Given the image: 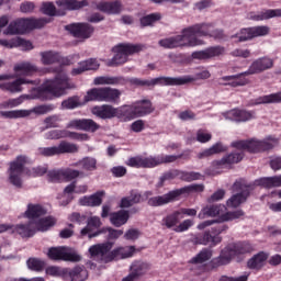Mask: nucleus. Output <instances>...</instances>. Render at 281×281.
<instances>
[{"label":"nucleus","mask_w":281,"mask_h":281,"mask_svg":"<svg viewBox=\"0 0 281 281\" xmlns=\"http://www.w3.org/2000/svg\"><path fill=\"white\" fill-rule=\"evenodd\" d=\"M67 89H72L69 77L65 72H58L54 79L45 80L42 87L33 88L30 97L32 100H54L65 95Z\"/></svg>","instance_id":"nucleus-1"},{"label":"nucleus","mask_w":281,"mask_h":281,"mask_svg":"<svg viewBox=\"0 0 281 281\" xmlns=\"http://www.w3.org/2000/svg\"><path fill=\"white\" fill-rule=\"evenodd\" d=\"M30 164V158L25 155H19L14 160L9 164L8 175L9 182L15 188H23V175L25 177L36 178L47 175L49 167L47 165L37 166V167H25Z\"/></svg>","instance_id":"nucleus-2"},{"label":"nucleus","mask_w":281,"mask_h":281,"mask_svg":"<svg viewBox=\"0 0 281 281\" xmlns=\"http://www.w3.org/2000/svg\"><path fill=\"white\" fill-rule=\"evenodd\" d=\"M251 251H254V246L248 241L229 244L221 250L220 256L210 261V267L218 269V267L229 265L232 260L243 262V260H245V256H247V254H251Z\"/></svg>","instance_id":"nucleus-3"},{"label":"nucleus","mask_w":281,"mask_h":281,"mask_svg":"<svg viewBox=\"0 0 281 281\" xmlns=\"http://www.w3.org/2000/svg\"><path fill=\"white\" fill-rule=\"evenodd\" d=\"M113 241L93 245L89 248V254L92 258H99V261L103 265H109V262H113V260L133 258V254H135V246H128L125 248L119 247L113 249Z\"/></svg>","instance_id":"nucleus-4"},{"label":"nucleus","mask_w":281,"mask_h":281,"mask_svg":"<svg viewBox=\"0 0 281 281\" xmlns=\"http://www.w3.org/2000/svg\"><path fill=\"white\" fill-rule=\"evenodd\" d=\"M52 18H20L10 22L4 34L14 36L16 34H25V32H32V30H43L47 23H52Z\"/></svg>","instance_id":"nucleus-5"},{"label":"nucleus","mask_w":281,"mask_h":281,"mask_svg":"<svg viewBox=\"0 0 281 281\" xmlns=\"http://www.w3.org/2000/svg\"><path fill=\"white\" fill-rule=\"evenodd\" d=\"M204 190L205 187L203 184H190L180 189L171 190L162 195L149 198L147 205H149V207H161L164 205H168V203H175V201H179L183 194L203 192Z\"/></svg>","instance_id":"nucleus-6"},{"label":"nucleus","mask_w":281,"mask_h":281,"mask_svg":"<svg viewBox=\"0 0 281 281\" xmlns=\"http://www.w3.org/2000/svg\"><path fill=\"white\" fill-rule=\"evenodd\" d=\"M56 5L60 9H56ZM56 5H54V2H43L41 8L42 14H46V16H65V14H67V10H80L82 8H87V5H89V1L57 0Z\"/></svg>","instance_id":"nucleus-7"},{"label":"nucleus","mask_w":281,"mask_h":281,"mask_svg":"<svg viewBox=\"0 0 281 281\" xmlns=\"http://www.w3.org/2000/svg\"><path fill=\"white\" fill-rule=\"evenodd\" d=\"M130 82H131V85H134L135 87H156V85H159L160 87H181L183 85L194 82V77H192V76L157 77L151 80L132 78L130 80Z\"/></svg>","instance_id":"nucleus-8"},{"label":"nucleus","mask_w":281,"mask_h":281,"mask_svg":"<svg viewBox=\"0 0 281 281\" xmlns=\"http://www.w3.org/2000/svg\"><path fill=\"white\" fill-rule=\"evenodd\" d=\"M177 159H181V155H157L149 156L146 158L132 157L127 160L130 168H157L164 164H175Z\"/></svg>","instance_id":"nucleus-9"},{"label":"nucleus","mask_w":281,"mask_h":281,"mask_svg":"<svg viewBox=\"0 0 281 281\" xmlns=\"http://www.w3.org/2000/svg\"><path fill=\"white\" fill-rule=\"evenodd\" d=\"M150 113H155V106L153 105V101L148 99L135 101L131 105H123V117L127 122L137 120V117H146Z\"/></svg>","instance_id":"nucleus-10"},{"label":"nucleus","mask_w":281,"mask_h":281,"mask_svg":"<svg viewBox=\"0 0 281 281\" xmlns=\"http://www.w3.org/2000/svg\"><path fill=\"white\" fill-rule=\"evenodd\" d=\"M144 49L142 44H119L113 47L114 56L108 61V67H120L128 60V56L139 54Z\"/></svg>","instance_id":"nucleus-11"},{"label":"nucleus","mask_w":281,"mask_h":281,"mask_svg":"<svg viewBox=\"0 0 281 281\" xmlns=\"http://www.w3.org/2000/svg\"><path fill=\"white\" fill-rule=\"evenodd\" d=\"M122 92L115 88L103 87L92 88L87 91L85 95V102H117Z\"/></svg>","instance_id":"nucleus-12"},{"label":"nucleus","mask_w":281,"mask_h":281,"mask_svg":"<svg viewBox=\"0 0 281 281\" xmlns=\"http://www.w3.org/2000/svg\"><path fill=\"white\" fill-rule=\"evenodd\" d=\"M227 229H229V227L226 224L218 223L210 231L198 234L195 236V243L196 245H209V247H216V245H220V243L223 241L221 234H223V232H227Z\"/></svg>","instance_id":"nucleus-13"},{"label":"nucleus","mask_w":281,"mask_h":281,"mask_svg":"<svg viewBox=\"0 0 281 281\" xmlns=\"http://www.w3.org/2000/svg\"><path fill=\"white\" fill-rule=\"evenodd\" d=\"M232 147L237 150H247V153H267V150H273V144L268 140L247 139L236 140L232 143Z\"/></svg>","instance_id":"nucleus-14"},{"label":"nucleus","mask_w":281,"mask_h":281,"mask_svg":"<svg viewBox=\"0 0 281 281\" xmlns=\"http://www.w3.org/2000/svg\"><path fill=\"white\" fill-rule=\"evenodd\" d=\"M158 45L165 49H176L177 47H196V40H190L186 29H183L181 35L162 38L158 42Z\"/></svg>","instance_id":"nucleus-15"},{"label":"nucleus","mask_w":281,"mask_h":281,"mask_svg":"<svg viewBox=\"0 0 281 281\" xmlns=\"http://www.w3.org/2000/svg\"><path fill=\"white\" fill-rule=\"evenodd\" d=\"M271 32L269 26H252L241 29L237 34L232 35V38H237V43H246V41H251L258 38L259 36H267Z\"/></svg>","instance_id":"nucleus-16"},{"label":"nucleus","mask_w":281,"mask_h":281,"mask_svg":"<svg viewBox=\"0 0 281 281\" xmlns=\"http://www.w3.org/2000/svg\"><path fill=\"white\" fill-rule=\"evenodd\" d=\"M91 113L100 120H113V117H124V106L114 108L111 104L95 105L92 108Z\"/></svg>","instance_id":"nucleus-17"},{"label":"nucleus","mask_w":281,"mask_h":281,"mask_svg":"<svg viewBox=\"0 0 281 281\" xmlns=\"http://www.w3.org/2000/svg\"><path fill=\"white\" fill-rule=\"evenodd\" d=\"M65 30L74 36V38H80L81 41H87L93 36L95 29L93 25L85 22L71 23L65 26Z\"/></svg>","instance_id":"nucleus-18"},{"label":"nucleus","mask_w":281,"mask_h":281,"mask_svg":"<svg viewBox=\"0 0 281 281\" xmlns=\"http://www.w3.org/2000/svg\"><path fill=\"white\" fill-rule=\"evenodd\" d=\"M49 260H64L65 262H80L82 257L76 252H67L65 247H50L47 251Z\"/></svg>","instance_id":"nucleus-19"},{"label":"nucleus","mask_w":281,"mask_h":281,"mask_svg":"<svg viewBox=\"0 0 281 281\" xmlns=\"http://www.w3.org/2000/svg\"><path fill=\"white\" fill-rule=\"evenodd\" d=\"M212 30H214V24L211 23H200L194 24L186 29L187 36H189V41H195L196 45H202L203 42L198 40L196 36H210Z\"/></svg>","instance_id":"nucleus-20"},{"label":"nucleus","mask_w":281,"mask_h":281,"mask_svg":"<svg viewBox=\"0 0 281 281\" xmlns=\"http://www.w3.org/2000/svg\"><path fill=\"white\" fill-rule=\"evenodd\" d=\"M74 139L75 142H88L89 134L70 132L67 130H52L46 134V139Z\"/></svg>","instance_id":"nucleus-21"},{"label":"nucleus","mask_w":281,"mask_h":281,"mask_svg":"<svg viewBox=\"0 0 281 281\" xmlns=\"http://www.w3.org/2000/svg\"><path fill=\"white\" fill-rule=\"evenodd\" d=\"M274 61L269 56H263L255 59L249 66L248 70L244 71V75L256 76V74H262L273 69Z\"/></svg>","instance_id":"nucleus-22"},{"label":"nucleus","mask_w":281,"mask_h":281,"mask_svg":"<svg viewBox=\"0 0 281 281\" xmlns=\"http://www.w3.org/2000/svg\"><path fill=\"white\" fill-rule=\"evenodd\" d=\"M66 128L86 131V133H95V131H100V124H98L92 119H75L69 121Z\"/></svg>","instance_id":"nucleus-23"},{"label":"nucleus","mask_w":281,"mask_h":281,"mask_svg":"<svg viewBox=\"0 0 281 281\" xmlns=\"http://www.w3.org/2000/svg\"><path fill=\"white\" fill-rule=\"evenodd\" d=\"M150 271V265L140 260L132 262L130 267V273L123 278L122 281H137L143 276H146Z\"/></svg>","instance_id":"nucleus-24"},{"label":"nucleus","mask_w":281,"mask_h":281,"mask_svg":"<svg viewBox=\"0 0 281 281\" xmlns=\"http://www.w3.org/2000/svg\"><path fill=\"white\" fill-rule=\"evenodd\" d=\"M23 85H38V81L26 78H18L13 81L0 82V89L1 91H7L8 93H21V91H23Z\"/></svg>","instance_id":"nucleus-25"},{"label":"nucleus","mask_w":281,"mask_h":281,"mask_svg":"<svg viewBox=\"0 0 281 281\" xmlns=\"http://www.w3.org/2000/svg\"><path fill=\"white\" fill-rule=\"evenodd\" d=\"M225 54V47L211 46L204 50L193 52L191 58L193 60H210V58H216V56H223Z\"/></svg>","instance_id":"nucleus-26"},{"label":"nucleus","mask_w":281,"mask_h":281,"mask_svg":"<svg viewBox=\"0 0 281 281\" xmlns=\"http://www.w3.org/2000/svg\"><path fill=\"white\" fill-rule=\"evenodd\" d=\"M122 0L101 1L97 3L95 9L103 14L117 15L122 14Z\"/></svg>","instance_id":"nucleus-27"},{"label":"nucleus","mask_w":281,"mask_h":281,"mask_svg":"<svg viewBox=\"0 0 281 281\" xmlns=\"http://www.w3.org/2000/svg\"><path fill=\"white\" fill-rule=\"evenodd\" d=\"M255 113L252 111L233 109L226 112L227 120H232V122H249V120H254Z\"/></svg>","instance_id":"nucleus-28"},{"label":"nucleus","mask_w":281,"mask_h":281,"mask_svg":"<svg viewBox=\"0 0 281 281\" xmlns=\"http://www.w3.org/2000/svg\"><path fill=\"white\" fill-rule=\"evenodd\" d=\"M104 194V191H97L94 194L80 198L79 203L86 207H100Z\"/></svg>","instance_id":"nucleus-29"},{"label":"nucleus","mask_w":281,"mask_h":281,"mask_svg":"<svg viewBox=\"0 0 281 281\" xmlns=\"http://www.w3.org/2000/svg\"><path fill=\"white\" fill-rule=\"evenodd\" d=\"M143 201L144 198L142 196V193L132 190L130 191V195L121 199L119 206L121 207V210H126L128 207H133V205L142 203Z\"/></svg>","instance_id":"nucleus-30"},{"label":"nucleus","mask_w":281,"mask_h":281,"mask_svg":"<svg viewBox=\"0 0 281 281\" xmlns=\"http://www.w3.org/2000/svg\"><path fill=\"white\" fill-rule=\"evenodd\" d=\"M128 218H131V212L126 210L110 213V223L114 227H122V225H126V223H128Z\"/></svg>","instance_id":"nucleus-31"},{"label":"nucleus","mask_w":281,"mask_h":281,"mask_svg":"<svg viewBox=\"0 0 281 281\" xmlns=\"http://www.w3.org/2000/svg\"><path fill=\"white\" fill-rule=\"evenodd\" d=\"M268 259L269 255L265 251H260L247 261V267L254 271H260Z\"/></svg>","instance_id":"nucleus-32"},{"label":"nucleus","mask_w":281,"mask_h":281,"mask_svg":"<svg viewBox=\"0 0 281 281\" xmlns=\"http://www.w3.org/2000/svg\"><path fill=\"white\" fill-rule=\"evenodd\" d=\"M254 183L259 188H266V190H271V188H281V175L259 178L255 180Z\"/></svg>","instance_id":"nucleus-33"},{"label":"nucleus","mask_w":281,"mask_h":281,"mask_svg":"<svg viewBox=\"0 0 281 281\" xmlns=\"http://www.w3.org/2000/svg\"><path fill=\"white\" fill-rule=\"evenodd\" d=\"M245 158V153L234 151L224 156L221 160L215 161V166H232L234 164H240Z\"/></svg>","instance_id":"nucleus-34"},{"label":"nucleus","mask_w":281,"mask_h":281,"mask_svg":"<svg viewBox=\"0 0 281 281\" xmlns=\"http://www.w3.org/2000/svg\"><path fill=\"white\" fill-rule=\"evenodd\" d=\"M181 213L179 211H173L172 213L166 215L161 220V227H166L167 229H175L181 223Z\"/></svg>","instance_id":"nucleus-35"},{"label":"nucleus","mask_w":281,"mask_h":281,"mask_svg":"<svg viewBox=\"0 0 281 281\" xmlns=\"http://www.w3.org/2000/svg\"><path fill=\"white\" fill-rule=\"evenodd\" d=\"M214 252L210 248H202L199 254L189 260V265H203L212 260Z\"/></svg>","instance_id":"nucleus-36"},{"label":"nucleus","mask_w":281,"mask_h":281,"mask_svg":"<svg viewBox=\"0 0 281 281\" xmlns=\"http://www.w3.org/2000/svg\"><path fill=\"white\" fill-rule=\"evenodd\" d=\"M13 70L15 74H21L22 76H33V74L38 72V67L32 63L23 61L16 64Z\"/></svg>","instance_id":"nucleus-37"},{"label":"nucleus","mask_w":281,"mask_h":281,"mask_svg":"<svg viewBox=\"0 0 281 281\" xmlns=\"http://www.w3.org/2000/svg\"><path fill=\"white\" fill-rule=\"evenodd\" d=\"M71 281H85L89 278V272L85 266H76L72 269L66 271Z\"/></svg>","instance_id":"nucleus-38"},{"label":"nucleus","mask_w":281,"mask_h":281,"mask_svg":"<svg viewBox=\"0 0 281 281\" xmlns=\"http://www.w3.org/2000/svg\"><path fill=\"white\" fill-rule=\"evenodd\" d=\"M244 76H249V75H245V72H241L238 75L224 76L222 80H224L225 82H228L227 85L229 87H245V85H247L249 80H247V78H245Z\"/></svg>","instance_id":"nucleus-39"},{"label":"nucleus","mask_w":281,"mask_h":281,"mask_svg":"<svg viewBox=\"0 0 281 281\" xmlns=\"http://www.w3.org/2000/svg\"><path fill=\"white\" fill-rule=\"evenodd\" d=\"M281 16V9H267L259 14L251 15L252 21H269Z\"/></svg>","instance_id":"nucleus-40"},{"label":"nucleus","mask_w":281,"mask_h":281,"mask_svg":"<svg viewBox=\"0 0 281 281\" xmlns=\"http://www.w3.org/2000/svg\"><path fill=\"white\" fill-rule=\"evenodd\" d=\"M45 214H47V210L41 204L30 203L25 211L26 218H41V216H45Z\"/></svg>","instance_id":"nucleus-41"},{"label":"nucleus","mask_w":281,"mask_h":281,"mask_svg":"<svg viewBox=\"0 0 281 281\" xmlns=\"http://www.w3.org/2000/svg\"><path fill=\"white\" fill-rule=\"evenodd\" d=\"M100 234H108V240H117V238L124 234V231L114 229L112 227H103L100 231L92 233V235H89V238H95V236H100Z\"/></svg>","instance_id":"nucleus-42"},{"label":"nucleus","mask_w":281,"mask_h":281,"mask_svg":"<svg viewBox=\"0 0 281 281\" xmlns=\"http://www.w3.org/2000/svg\"><path fill=\"white\" fill-rule=\"evenodd\" d=\"M41 63L44 65H56V63H60L61 58L60 54L54 50H45L40 53Z\"/></svg>","instance_id":"nucleus-43"},{"label":"nucleus","mask_w":281,"mask_h":281,"mask_svg":"<svg viewBox=\"0 0 281 281\" xmlns=\"http://www.w3.org/2000/svg\"><path fill=\"white\" fill-rule=\"evenodd\" d=\"M223 207L225 206L218 205V204L207 205L201 210L198 216L199 218H207V216H211V217L218 216Z\"/></svg>","instance_id":"nucleus-44"},{"label":"nucleus","mask_w":281,"mask_h":281,"mask_svg":"<svg viewBox=\"0 0 281 281\" xmlns=\"http://www.w3.org/2000/svg\"><path fill=\"white\" fill-rule=\"evenodd\" d=\"M14 231L22 238H32V236L36 234V227H34L32 224H19L15 226Z\"/></svg>","instance_id":"nucleus-45"},{"label":"nucleus","mask_w":281,"mask_h":281,"mask_svg":"<svg viewBox=\"0 0 281 281\" xmlns=\"http://www.w3.org/2000/svg\"><path fill=\"white\" fill-rule=\"evenodd\" d=\"M72 166L75 168L81 166L83 170H87L88 172H93V170H98V160L92 157H85L82 160L72 164Z\"/></svg>","instance_id":"nucleus-46"},{"label":"nucleus","mask_w":281,"mask_h":281,"mask_svg":"<svg viewBox=\"0 0 281 281\" xmlns=\"http://www.w3.org/2000/svg\"><path fill=\"white\" fill-rule=\"evenodd\" d=\"M249 196V190H244L237 194H234L231 199L227 201L228 207H238L241 205V203H245L247 201V198Z\"/></svg>","instance_id":"nucleus-47"},{"label":"nucleus","mask_w":281,"mask_h":281,"mask_svg":"<svg viewBox=\"0 0 281 281\" xmlns=\"http://www.w3.org/2000/svg\"><path fill=\"white\" fill-rule=\"evenodd\" d=\"M256 104H281V91L259 97Z\"/></svg>","instance_id":"nucleus-48"},{"label":"nucleus","mask_w":281,"mask_h":281,"mask_svg":"<svg viewBox=\"0 0 281 281\" xmlns=\"http://www.w3.org/2000/svg\"><path fill=\"white\" fill-rule=\"evenodd\" d=\"M56 225V220L54 216H46L38 220L35 224V229L37 232H47L50 227Z\"/></svg>","instance_id":"nucleus-49"},{"label":"nucleus","mask_w":281,"mask_h":281,"mask_svg":"<svg viewBox=\"0 0 281 281\" xmlns=\"http://www.w3.org/2000/svg\"><path fill=\"white\" fill-rule=\"evenodd\" d=\"M220 153H227V147L223 143H216L211 148L204 149L200 154V158L212 157V155H220Z\"/></svg>","instance_id":"nucleus-50"},{"label":"nucleus","mask_w":281,"mask_h":281,"mask_svg":"<svg viewBox=\"0 0 281 281\" xmlns=\"http://www.w3.org/2000/svg\"><path fill=\"white\" fill-rule=\"evenodd\" d=\"M78 153V145L69 142H60L57 146V155H67Z\"/></svg>","instance_id":"nucleus-51"},{"label":"nucleus","mask_w":281,"mask_h":281,"mask_svg":"<svg viewBox=\"0 0 281 281\" xmlns=\"http://www.w3.org/2000/svg\"><path fill=\"white\" fill-rule=\"evenodd\" d=\"M2 117H7L8 120H16L19 117H30L31 112L27 110H13V111H2L0 112Z\"/></svg>","instance_id":"nucleus-52"},{"label":"nucleus","mask_w":281,"mask_h":281,"mask_svg":"<svg viewBox=\"0 0 281 281\" xmlns=\"http://www.w3.org/2000/svg\"><path fill=\"white\" fill-rule=\"evenodd\" d=\"M181 171L178 169H171L169 171H166L160 178L157 183V188H164V184L166 181H172V179H177V177H180Z\"/></svg>","instance_id":"nucleus-53"},{"label":"nucleus","mask_w":281,"mask_h":281,"mask_svg":"<svg viewBox=\"0 0 281 281\" xmlns=\"http://www.w3.org/2000/svg\"><path fill=\"white\" fill-rule=\"evenodd\" d=\"M26 265L31 271H36L37 273L44 271L46 266L45 260L38 258H29Z\"/></svg>","instance_id":"nucleus-54"},{"label":"nucleus","mask_w":281,"mask_h":281,"mask_svg":"<svg viewBox=\"0 0 281 281\" xmlns=\"http://www.w3.org/2000/svg\"><path fill=\"white\" fill-rule=\"evenodd\" d=\"M157 21H161L160 13L147 14L139 19V23H140L142 27H148V26L153 25L154 23H157Z\"/></svg>","instance_id":"nucleus-55"},{"label":"nucleus","mask_w":281,"mask_h":281,"mask_svg":"<svg viewBox=\"0 0 281 281\" xmlns=\"http://www.w3.org/2000/svg\"><path fill=\"white\" fill-rule=\"evenodd\" d=\"M102 225V222L100 221V217L93 216L88 220V225L81 229V236H91V227H100Z\"/></svg>","instance_id":"nucleus-56"},{"label":"nucleus","mask_w":281,"mask_h":281,"mask_svg":"<svg viewBox=\"0 0 281 281\" xmlns=\"http://www.w3.org/2000/svg\"><path fill=\"white\" fill-rule=\"evenodd\" d=\"M124 81L122 77H97L94 78V85H120Z\"/></svg>","instance_id":"nucleus-57"},{"label":"nucleus","mask_w":281,"mask_h":281,"mask_svg":"<svg viewBox=\"0 0 281 281\" xmlns=\"http://www.w3.org/2000/svg\"><path fill=\"white\" fill-rule=\"evenodd\" d=\"M79 105H80V98H78V95L69 97L68 99L61 102V109H66V110L78 109Z\"/></svg>","instance_id":"nucleus-58"},{"label":"nucleus","mask_w":281,"mask_h":281,"mask_svg":"<svg viewBox=\"0 0 281 281\" xmlns=\"http://www.w3.org/2000/svg\"><path fill=\"white\" fill-rule=\"evenodd\" d=\"M179 179H181V181H199V179H201V173L199 172H194V171H180V176Z\"/></svg>","instance_id":"nucleus-59"},{"label":"nucleus","mask_w":281,"mask_h":281,"mask_svg":"<svg viewBox=\"0 0 281 281\" xmlns=\"http://www.w3.org/2000/svg\"><path fill=\"white\" fill-rule=\"evenodd\" d=\"M79 65H83V69H86V71H97V69H100V64L98 63V59L93 58L80 61Z\"/></svg>","instance_id":"nucleus-60"},{"label":"nucleus","mask_w":281,"mask_h":281,"mask_svg":"<svg viewBox=\"0 0 281 281\" xmlns=\"http://www.w3.org/2000/svg\"><path fill=\"white\" fill-rule=\"evenodd\" d=\"M38 155L42 157H54L58 155V147L53 146V147H40L37 149Z\"/></svg>","instance_id":"nucleus-61"},{"label":"nucleus","mask_w":281,"mask_h":281,"mask_svg":"<svg viewBox=\"0 0 281 281\" xmlns=\"http://www.w3.org/2000/svg\"><path fill=\"white\" fill-rule=\"evenodd\" d=\"M60 115L54 114L44 120V124H46V128H58V122H61Z\"/></svg>","instance_id":"nucleus-62"},{"label":"nucleus","mask_w":281,"mask_h":281,"mask_svg":"<svg viewBox=\"0 0 281 281\" xmlns=\"http://www.w3.org/2000/svg\"><path fill=\"white\" fill-rule=\"evenodd\" d=\"M63 178L66 179L67 181H74V179H78L82 172L76 169L67 168L64 169L63 172Z\"/></svg>","instance_id":"nucleus-63"},{"label":"nucleus","mask_w":281,"mask_h":281,"mask_svg":"<svg viewBox=\"0 0 281 281\" xmlns=\"http://www.w3.org/2000/svg\"><path fill=\"white\" fill-rule=\"evenodd\" d=\"M49 183H59L63 179V170H50L47 172Z\"/></svg>","instance_id":"nucleus-64"}]
</instances>
